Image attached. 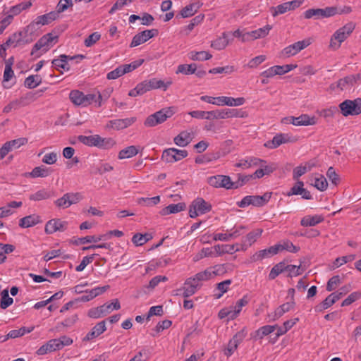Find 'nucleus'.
Segmentation results:
<instances>
[{"mask_svg":"<svg viewBox=\"0 0 361 361\" xmlns=\"http://www.w3.org/2000/svg\"><path fill=\"white\" fill-rule=\"evenodd\" d=\"M104 94H102L98 92V97L97 99V96L94 94H85L79 90H72L69 94V98L71 101L75 105L87 106L92 104L93 102H98V106H102V100L103 96Z\"/></svg>","mask_w":361,"mask_h":361,"instance_id":"obj_1","label":"nucleus"},{"mask_svg":"<svg viewBox=\"0 0 361 361\" xmlns=\"http://www.w3.org/2000/svg\"><path fill=\"white\" fill-rule=\"evenodd\" d=\"M355 28V23L349 22L338 29L331 37L329 47L334 50L338 49Z\"/></svg>","mask_w":361,"mask_h":361,"instance_id":"obj_2","label":"nucleus"},{"mask_svg":"<svg viewBox=\"0 0 361 361\" xmlns=\"http://www.w3.org/2000/svg\"><path fill=\"white\" fill-rule=\"evenodd\" d=\"M121 308V305L118 299L113 300L111 303H104L97 307L89 310L87 315L90 318L99 319L110 313L112 310H118Z\"/></svg>","mask_w":361,"mask_h":361,"instance_id":"obj_3","label":"nucleus"},{"mask_svg":"<svg viewBox=\"0 0 361 361\" xmlns=\"http://www.w3.org/2000/svg\"><path fill=\"white\" fill-rule=\"evenodd\" d=\"M272 192H267L263 195H247L241 201L237 202L239 207L245 208L249 205L262 207L271 199Z\"/></svg>","mask_w":361,"mask_h":361,"instance_id":"obj_4","label":"nucleus"},{"mask_svg":"<svg viewBox=\"0 0 361 361\" xmlns=\"http://www.w3.org/2000/svg\"><path fill=\"white\" fill-rule=\"evenodd\" d=\"M174 114L171 108L162 109L153 114L149 115L145 121L146 127H154L164 123Z\"/></svg>","mask_w":361,"mask_h":361,"instance_id":"obj_5","label":"nucleus"},{"mask_svg":"<svg viewBox=\"0 0 361 361\" xmlns=\"http://www.w3.org/2000/svg\"><path fill=\"white\" fill-rule=\"evenodd\" d=\"M212 210V204L202 197L195 199L189 207V216L196 218L199 214H204Z\"/></svg>","mask_w":361,"mask_h":361,"instance_id":"obj_6","label":"nucleus"},{"mask_svg":"<svg viewBox=\"0 0 361 361\" xmlns=\"http://www.w3.org/2000/svg\"><path fill=\"white\" fill-rule=\"evenodd\" d=\"M59 35H54L52 32L43 35L33 46L31 55H34L35 52L43 49L44 52L47 51L54 44L58 42Z\"/></svg>","mask_w":361,"mask_h":361,"instance_id":"obj_7","label":"nucleus"},{"mask_svg":"<svg viewBox=\"0 0 361 361\" xmlns=\"http://www.w3.org/2000/svg\"><path fill=\"white\" fill-rule=\"evenodd\" d=\"M339 108L344 116L359 115L361 114V98L346 99L339 104Z\"/></svg>","mask_w":361,"mask_h":361,"instance_id":"obj_8","label":"nucleus"},{"mask_svg":"<svg viewBox=\"0 0 361 361\" xmlns=\"http://www.w3.org/2000/svg\"><path fill=\"white\" fill-rule=\"evenodd\" d=\"M30 32H25V27L22 31L16 32L12 34L4 43L6 47L13 45L16 47L18 45L29 44L33 39L30 37Z\"/></svg>","mask_w":361,"mask_h":361,"instance_id":"obj_9","label":"nucleus"},{"mask_svg":"<svg viewBox=\"0 0 361 361\" xmlns=\"http://www.w3.org/2000/svg\"><path fill=\"white\" fill-rule=\"evenodd\" d=\"M247 333L246 329L243 328L233 336V338L229 341L227 347L224 350V353L226 357H228L233 355L234 351L238 348V345L247 336Z\"/></svg>","mask_w":361,"mask_h":361,"instance_id":"obj_10","label":"nucleus"},{"mask_svg":"<svg viewBox=\"0 0 361 361\" xmlns=\"http://www.w3.org/2000/svg\"><path fill=\"white\" fill-rule=\"evenodd\" d=\"M207 183L214 188H224L226 189L233 188V183L228 176L216 175L208 178Z\"/></svg>","mask_w":361,"mask_h":361,"instance_id":"obj_11","label":"nucleus"},{"mask_svg":"<svg viewBox=\"0 0 361 361\" xmlns=\"http://www.w3.org/2000/svg\"><path fill=\"white\" fill-rule=\"evenodd\" d=\"M210 114L211 119H225L234 117H244L243 114H242L238 110L234 109L211 111Z\"/></svg>","mask_w":361,"mask_h":361,"instance_id":"obj_12","label":"nucleus"},{"mask_svg":"<svg viewBox=\"0 0 361 361\" xmlns=\"http://www.w3.org/2000/svg\"><path fill=\"white\" fill-rule=\"evenodd\" d=\"M333 11L330 7H326L325 8H310L304 13V18L306 19L329 18L333 16L334 13H331Z\"/></svg>","mask_w":361,"mask_h":361,"instance_id":"obj_13","label":"nucleus"},{"mask_svg":"<svg viewBox=\"0 0 361 361\" xmlns=\"http://www.w3.org/2000/svg\"><path fill=\"white\" fill-rule=\"evenodd\" d=\"M68 222L59 219L49 220L45 225L44 231L47 234H52L56 231L63 232L67 228Z\"/></svg>","mask_w":361,"mask_h":361,"instance_id":"obj_14","label":"nucleus"},{"mask_svg":"<svg viewBox=\"0 0 361 361\" xmlns=\"http://www.w3.org/2000/svg\"><path fill=\"white\" fill-rule=\"evenodd\" d=\"M137 121L136 117H130L122 119L111 120L106 124L107 128H114L116 130H123L133 125Z\"/></svg>","mask_w":361,"mask_h":361,"instance_id":"obj_15","label":"nucleus"},{"mask_svg":"<svg viewBox=\"0 0 361 361\" xmlns=\"http://www.w3.org/2000/svg\"><path fill=\"white\" fill-rule=\"evenodd\" d=\"M311 44V39H305L302 41H298L297 42H295L293 44H290L288 47H286L283 52L284 54L287 56L290 55H295L298 52H300L301 50L304 49L305 48L307 47Z\"/></svg>","mask_w":361,"mask_h":361,"instance_id":"obj_16","label":"nucleus"},{"mask_svg":"<svg viewBox=\"0 0 361 361\" xmlns=\"http://www.w3.org/2000/svg\"><path fill=\"white\" fill-rule=\"evenodd\" d=\"M293 141H295V140H291L290 137L288 134L280 133L276 135L273 137L272 140L267 141L264 144V146L269 149H275L283 143Z\"/></svg>","mask_w":361,"mask_h":361,"instance_id":"obj_17","label":"nucleus"},{"mask_svg":"<svg viewBox=\"0 0 361 361\" xmlns=\"http://www.w3.org/2000/svg\"><path fill=\"white\" fill-rule=\"evenodd\" d=\"M279 246L276 245L271 246L267 249L259 250L255 252L252 257L251 259L253 262L261 261L263 259L269 258L279 252Z\"/></svg>","mask_w":361,"mask_h":361,"instance_id":"obj_18","label":"nucleus"},{"mask_svg":"<svg viewBox=\"0 0 361 361\" xmlns=\"http://www.w3.org/2000/svg\"><path fill=\"white\" fill-rule=\"evenodd\" d=\"M198 286L195 279L189 278L185 281L183 288L178 290L180 293L178 295H182L185 298H188L195 293Z\"/></svg>","mask_w":361,"mask_h":361,"instance_id":"obj_19","label":"nucleus"},{"mask_svg":"<svg viewBox=\"0 0 361 361\" xmlns=\"http://www.w3.org/2000/svg\"><path fill=\"white\" fill-rule=\"evenodd\" d=\"M109 288V286H105L102 287H96L92 290H85V294L82 295L81 297L76 299L75 301H80V302H87L95 297L102 294L104 293L108 288Z\"/></svg>","mask_w":361,"mask_h":361,"instance_id":"obj_20","label":"nucleus"},{"mask_svg":"<svg viewBox=\"0 0 361 361\" xmlns=\"http://www.w3.org/2000/svg\"><path fill=\"white\" fill-rule=\"evenodd\" d=\"M106 329V322L104 320L97 323L91 331L82 338V341H89L96 338L102 334H103Z\"/></svg>","mask_w":361,"mask_h":361,"instance_id":"obj_21","label":"nucleus"},{"mask_svg":"<svg viewBox=\"0 0 361 361\" xmlns=\"http://www.w3.org/2000/svg\"><path fill=\"white\" fill-rule=\"evenodd\" d=\"M51 22L46 14L37 16L34 21L30 23L25 27V32H30V35L33 34L40 25H48Z\"/></svg>","mask_w":361,"mask_h":361,"instance_id":"obj_22","label":"nucleus"},{"mask_svg":"<svg viewBox=\"0 0 361 361\" xmlns=\"http://www.w3.org/2000/svg\"><path fill=\"white\" fill-rule=\"evenodd\" d=\"M54 172V170L47 167L44 165H41L39 166L35 167L32 171L29 173V176L31 178H46L51 175Z\"/></svg>","mask_w":361,"mask_h":361,"instance_id":"obj_23","label":"nucleus"},{"mask_svg":"<svg viewBox=\"0 0 361 361\" xmlns=\"http://www.w3.org/2000/svg\"><path fill=\"white\" fill-rule=\"evenodd\" d=\"M293 125L299 126H311L316 123V118L314 116L310 117L307 114H302L298 117L293 116Z\"/></svg>","mask_w":361,"mask_h":361,"instance_id":"obj_24","label":"nucleus"},{"mask_svg":"<svg viewBox=\"0 0 361 361\" xmlns=\"http://www.w3.org/2000/svg\"><path fill=\"white\" fill-rule=\"evenodd\" d=\"M186 208V205L183 202H179L178 204H171L169 206L163 208L159 214L161 216H166L171 214H176L181 211L185 210Z\"/></svg>","mask_w":361,"mask_h":361,"instance_id":"obj_25","label":"nucleus"},{"mask_svg":"<svg viewBox=\"0 0 361 361\" xmlns=\"http://www.w3.org/2000/svg\"><path fill=\"white\" fill-rule=\"evenodd\" d=\"M41 221L39 216L37 214H32L21 218L19 221V226L22 228H30L37 225Z\"/></svg>","mask_w":361,"mask_h":361,"instance_id":"obj_26","label":"nucleus"},{"mask_svg":"<svg viewBox=\"0 0 361 361\" xmlns=\"http://www.w3.org/2000/svg\"><path fill=\"white\" fill-rule=\"evenodd\" d=\"M324 220V218L321 215H307L302 218L300 221V225L304 227L314 226L322 222Z\"/></svg>","mask_w":361,"mask_h":361,"instance_id":"obj_27","label":"nucleus"},{"mask_svg":"<svg viewBox=\"0 0 361 361\" xmlns=\"http://www.w3.org/2000/svg\"><path fill=\"white\" fill-rule=\"evenodd\" d=\"M288 264L285 261H282L276 265H274L271 269L269 274V279L274 280L275 279L279 274L286 271Z\"/></svg>","mask_w":361,"mask_h":361,"instance_id":"obj_28","label":"nucleus"},{"mask_svg":"<svg viewBox=\"0 0 361 361\" xmlns=\"http://www.w3.org/2000/svg\"><path fill=\"white\" fill-rule=\"evenodd\" d=\"M78 140L82 143L88 147H97L99 145L98 141L100 140L99 138V135H79L78 137Z\"/></svg>","mask_w":361,"mask_h":361,"instance_id":"obj_29","label":"nucleus"},{"mask_svg":"<svg viewBox=\"0 0 361 361\" xmlns=\"http://www.w3.org/2000/svg\"><path fill=\"white\" fill-rule=\"evenodd\" d=\"M192 140L190 133L187 131H182L174 137V142L180 147L187 146Z\"/></svg>","mask_w":361,"mask_h":361,"instance_id":"obj_30","label":"nucleus"},{"mask_svg":"<svg viewBox=\"0 0 361 361\" xmlns=\"http://www.w3.org/2000/svg\"><path fill=\"white\" fill-rule=\"evenodd\" d=\"M146 82L147 83V87L149 90H154V89H163L164 90H166L168 87L171 85V82L165 83L164 81L161 80H158L157 78H152L150 80H146Z\"/></svg>","mask_w":361,"mask_h":361,"instance_id":"obj_31","label":"nucleus"},{"mask_svg":"<svg viewBox=\"0 0 361 361\" xmlns=\"http://www.w3.org/2000/svg\"><path fill=\"white\" fill-rule=\"evenodd\" d=\"M28 98V95L25 97H21L19 99H16L11 101L8 105L4 106L3 109V112L5 114L9 113L13 109H17L20 106H23L26 105L27 104L25 102V99Z\"/></svg>","mask_w":361,"mask_h":361,"instance_id":"obj_32","label":"nucleus"},{"mask_svg":"<svg viewBox=\"0 0 361 361\" xmlns=\"http://www.w3.org/2000/svg\"><path fill=\"white\" fill-rule=\"evenodd\" d=\"M68 60H69V56L66 54H61L59 56V59H54L52 60L51 63L56 68H63L65 71L70 70V66L68 63Z\"/></svg>","mask_w":361,"mask_h":361,"instance_id":"obj_33","label":"nucleus"},{"mask_svg":"<svg viewBox=\"0 0 361 361\" xmlns=\"http://www.w3.org/2000/svg\"><path fill=\"white\" fill-rule=\"evenodd\" d=\"M104 235H87L85 237L78 238L75 240H72L71 243L73 245H78L79 244H85L90 243H97L104 238Z\"/></svg>","mask_w":361,"mask_h":361,"instance_id":"obj_34","label":"nucleus"},{"mask_svg":"<svg viewBox=\"0 0 361 361\" xmlns=\"http://www.w3.org/2000/svg\"><path fill=\"white\" fill-rule=\"evenodd\" d=\"M53 192L47 189H42L30 195L29 199L32 201L47 200L52 196Z\"/></svg>","mask_w":361,"mask_h":361,"instance_id":"obj_35","label":"nucleus"},{"mask_svg":"<svg viewBox=\"0 0 361 361\" xmlns=\"http://www.w3.org/2000/svg\"><path fill=\"white\" fill-rule=\"evenodd\" d=\"M149 91L147 87V83L145 80L138 83L136 87L129 91L128 95L130 97H137L142 95L147 92Z\"/></svg>","mask_w":361,"mask_h":361,"instance_id":"obj_36","label":"nucleus"},{"mask_svg":"<svg viewBox=\"0 0 361 361\" xmlns=\"http://www.w3.org/2000/svg\"><path fill=\"white\" fill-rule=\"evenodd\" d=\"M263 230L261 228H257L249 233L243 239V243L247 245H251L254 243L257 239L261 236Z\"/></svg>","mask_w":361,"mask_h":361,"instance_id":"obj_37","label":"nucleus"},{"mask_svg":"<svg viewBox=\"0 0 361 361\" xmlns=\"http://www.w3.org/2000/svg\"><path fill=\"white\" fill-rule=\"evenodd\" d=\"M217 275V272L216 271L211 270L210 269H207L204 271H201L197 273L192 279H195V281L198 283L199 281H207Z\"/></svg>","mask_w":361,"mask_h":361,"instance_id":"obj_38","label":"nucleus"},{"mask_svg":"<svg viewBox=\"0 0 361 361\" xmlns=\"http://www.w3.org/2000/svg\"><path fill=\"white\" fill-rule=\"evenodd\" d=\"M229 41L228 34L224 32L222 37L212 42V47L215 49L221 50L228 45Z\"/></svg>","mask_w":361,"mask_h":361,"instance_id":"obj_39","label":"nucleus"},{"mask_svg":"<svg viewBox=\"0 0 361 361\" xmlns=\"http://www.w3.org/2000/svg\"><path fill=\"white\" fill-rule=\"evenodd\" d=\"M276 325H265L257 329L255 332L254 338L255 339H262L264 336L272 333L276 329Z\"/></svg>","mask_w":361,"mask_h":361,"instance_id":"obj_40","label":"nucleus"},{"mask_svg":"<svg viewBox=\"0 0 361 361\" xmlns=\"http://www.w3.org/2000/svg\"><path fill=\"white\" fill-rule=\"evenodd\" d=\"M42 80L39 75H32L25 78L24 85L29 89H34L42 83Z\"/></svg>","mask_w":361,"mask_h":361,"instance_id":"obj_41","label":"nucleus"},{"mask_svg":"<svg viewBox=\"0 0 361 361\" xmlns=\"http://www.w3.org/2000/svg\"><path fill=\"white\" fill-rule=\"evenodd\" d=\"M355 85L354 77L351 75L340 79L336 84V87L341 90L350 88Z\"/></svg>","mask_w":361,"mask_h":361,"instance_id":"obj_42","label":"nucleus"},{"mask_svg":"<svg viewBox=\"0 0 361 361\" xmlns=\"http://www.w3.org/2000/svg\"><path fill=\"white\" fill-rule=\"evenodd\" d=\"M261 161V159L257 157H248L246 159H242L239 162L236 163L235 166L247 169L252 166H257Z\"/></svg>","mask_w":361,"mask_h":361,"instance_id":"obj_43","label":"nucleus"},{"mask_svg":"<svg viewBox=\"0 0 361 361\" xmlns=\"http://www.w3.org/2000/svg\"><path fill=\"white\" fill-rule=\"evenodd\" d=\"M189 57L193 61H206L210 59L212 55L206 51H192L189 53Z\"/></svg>","mask_w":361,"mask_h":361,"instance_id":"obj_44","label":"nucleus"},{"mask_svg":"<svg viewBox=\"0 0 361 361\" xmlns=\"http://www.w3.org/2000/svg\"><path fill=\"white\" fill-rule=\"evenodd\" d=\"M138 153V149L135 146L131 145L121 150L118 153V159H123L126 158H131Z\"/></svg>","mask_w":361,"mask_h":361,"instance_id":"obj_45","label":"nucleus"},{"mask_svg":"<svg viewBox=\"0 0 361 361\" xmlns=\"http://www.w3.org/2000/svg\"><path fill=\"white\" fill-rule=\"evenodd\" d=\"M294 305H295V302L293 300H292L291 302H288L283 303V305H280L275 310L274 319L281 317L284 313L290 311L291 309L293 308Z\"/></svg>","mask_w":361,"mask_h":361,"instance_id":"obj_46","label":"nucleus"},{"mask_svg":"<svg viewBox=\"0 0 361 361\" xmlns=\"http://www.w3.org/2000/svg\"><path fill=\"white\" fill-rule=\"evenodd\" d=\"M197 65L195 63L191 64H181L178 66L176 73H183L185 75L194 74L195 73Z\"/></svg>","mask_w":361,"mask_h":361,"instance_id":"obj_47","label":"nucleus"},{"mask_svg":"<svg viewBox=\"0 0 361 361\" xmlns=\"http://www.w3.org/2000/svg\"><path fill=\"white\" fill-rule=\"evenodd\" d=\"M34 329V327L27 328V327H21L19 329L11 330L7 334V337L10 338H16L20 336H23L27 333H30Z\"/></svg>","mask_w":361,"mask_h":361,"instance_id":"obj_48","label":"nucleus"},{"mask_svg":"<svg viewBox=\"0 0 361 361\" xmlns=\"http://www.w3.org/2000/svg\"><path fill=\"white\" fill-rule=\"evenodd\" d=\"M27 142V139L25 137H20L11 141L5 142L11 152L13 149H18L20 146L25 145Z\"/></svg>","mask_w":361,"mask_h":361,"instance_id":"obj_49","label":"nucleus"},{"mask_svg":"<svg viewBox=\"0 0 361 361\" xmlns=\"http://www.w3.org/2000/svg\"><path fill=\"white\" fill-rule=\"evenodd\" d=\"M1 298L0 302V307L1 309H6L13 302V300L8 295V290L7 289L4 290L1 293Z\"/></svg>","mask_w":361,"mask_h":361,"instance_id":"obj_50","label":"nucleus"},{"mask_svg":"<svg viewBox=\"0 0 361 361\" xmlns=\"http://www.w3.org/2000/svg\"><path fill=\"white\" fill-rule=\"evenodd\" d=\"M355 259V255H349L343 256L341 257H337L333 262V266L331 267V269H334L337 267H339L341 265H343L348 262H352Z\"/></svg>","mask_w":361,"mask_h":361,"instance_id":"obj_51","label":"nucleus"},{"mask_svg":"<svg viewBox=\"0 0 361 361\" xmlns=\"http://www.w3.org/2000/svg\"><path fill=\"white\" fill-rule=\"evenodd\" d=\"M31 6L32 3L30 1L22 2L19 4L13 6L10 8V15H13V16H16L19 14L22 11L29 8Z\"/></svg>","mask_w":361,"mask_h":361,"instance_id":"obj_52","label":"nucleus"},{"mask_svg":"<svg viewBox=\"0 0 361 361\" xmlns=\"http://www.w3.org/2000/svg\"><path fill=\"white\" fill-rule=\"evenodd\" d=\"M271 28L272 27L271 25H267L266 26L262 28H259L257 30L251 31L254 40L258 38H262L266 37L269 34Z\"/></svg>","mask_w":361,"mask_h":361,"instance_id":"obj_53","label":"nucleus"},{"mask_svg":"<svg viewBox=\"0 0 361 361\" xmlns=\"http://www.w3.org/2000/svg\"><path fill=\"white\" fill-rule=\"evenodd\" d=\"M144 62L143 59H139L136 60L135 61H133L132 63L129 64H123L121 65V67L123 70V74L132 72L133 71L137 68L139 66H140Z\"/></svg>","mask_w":361,"mask_h":361,"instance_id":"obj_54","label":"nucleus"},{"mask_svg":"<svg viewBox=\"0 0 361 361\" xmlns=\"http://www.w3.org/2000/svg\"><path fill=\"white\" fill-rule=\"evenodd\" d=\"M148 40L145 32L142 31L135 35L130 44V47H137Z\"/></svg>","mask_w":361,"mask_h":361,"instance_id":"obj_55","label":"nucleus"},{"mask_svg":"<svg viewBox=\"0 0 361 361\" xmlns=\"http://www.w3.org/2000/svg\"><path fill=\"white\" fill-rule=\"evenodd\" d=\"M160 202V196H155L153 197H140L137 200L139 204H145V206L150 207L156 205Z\"/></svg>","mask_w":361,"mask_h":361,"instance_id":"obj_56","label":"nucleus"},{"mask_svg":"<svg viewBox=\"0 0 361 361\" xmlns=\"http://www.w3.org/2000/svg\"><path fill=\"white\" fill-rule=\"evenodd\" d=\"M99 138L100 140L98 141L99 145H97L98 148L101 149H109L116 145V142L113 138L106 137L103 138L100 135H99Z\"/></svg>","mask_w":361,"mask_h":361,"instance_id":"obj_57","label":"nucleus"},{"mask_svg":"<svg viewBox=\"0 0 361 361\" xmlns=\"http://www.w3.org/2000/svg\"><path fill=\"white\" fill-rule=\"evenodd\" d=\"M279 246V252L281 250H286L290 252L296 253L299 251L300 247L294 245L293 243L290 241L284 242L283 244H277Z\"/></svg>","mask_w":361,"mask_h":361,"instance_id":"obj_58","label":"nucleus"},{"mask_svg":"<svg viewBox=\"0 0 361 361\" xmlns=\"http://www.w3.org/2000/svg\"><path fill=\"white\" fill-rule=\"evenodd\" d=\"M101 38V35L98 32H94L90 35L84 41L85 46L87 47H92Z\"/></svg>","mask_w":361,"mask_h":361,"instance_id":"obj_59","label":"nucleus"},{"mask_svg":"<svg viewBox=\"0 0 361 361\" xmlns=\"http://www.w3.org/2000/svg\"><path fill=\"white\" fill-rule=\"evenodd\" d=\"M271 9L272 11V16L274 17H276L280 14H283L286 12L290 11L287 2L279 4L276 7H272Z\"/></svg>","mask_w":361,"mask_h":361,"instance_id":"obj_60","label":"nucleus"},{"mask_svg":"<svg viewBox=\"0 0 361 361\" xmlns=\"http://www.w3.org/2000/svg\"><path fill=\"white\" fill-rule=\"evenodd\" d=\"M251 179H253V175L238 174V180L233 182V188H238L239 187L243 186L244 184L250 181Z\"/></svg>","mask_w":361,"mask_h":361,"instance_id":"obj_61","label":"nucleus"},{"mask_svg":"<svg viewBox=\"0 0 361 361\" xmlns=\"http://www.w3.org/2000/svg\"><path fill=\"white\" fill-rule=\"evenodd\" d=\"M231 279L225 280L221 283H217V289L220 290V293L215 295L216 298H220L224 293H226L228 290V286L231 284Z\"/></svg>","mask_w":361,"mask_h":361,"instance_id":"obj_62","label":"nucleus"},{"mask_svg":"<svg viewBox=\"0 0 361 361\" xmlns=\"http://www.w3.org/2000/svg\"><path fill=\"white\" fill-rule=\"evenodd\" d=\"M341 283V281L338 275L332 276L327 282L326 287V290L330 292L335 290Z\"/></svg>","mask_w":361,"mask_h":361,"instance_id":"obj_63","label":"nucleus"},{"mask_svg":"<svg viewBox=\"0 0 361 361\" xmlns=\"http://www.w3.org/2000/svg\"><path fill=\"white\" fill-rule=\"evenodd\" d=\"M361 297V293L359 292H353L350 293L341 303V306H348L353 302H355Z\"/></svg>","mask_w":361,"mask_h":361,"instance_id":"obj_64","label":"nucleus"}]
</instances>
